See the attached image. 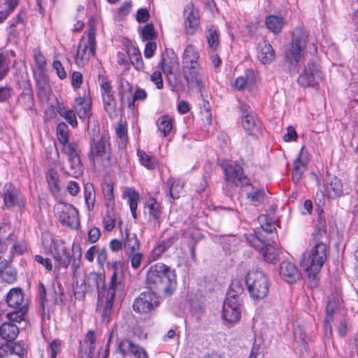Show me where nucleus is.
<instances>
[{"instance_id":"obj_1","label":"nucleus","mask_w":358,"mask_h":358,"mask_svg":"<svg viewBox=\"0 0 358 358\" xmlns=\"http://www.w3.org/2000/svg\"><path fill=\"white\" fill-rule=\"evenodd\" d=\"M146 284L150 290L170 296L177 286L176 271L164 264L157 263L149 268Z\"/></svg>"},{"instance_id":"obj_2","label":"nucleus","mask_w":358,"mask_h":358,"mask_svg":"<svg viewBox=\"0 0 358 358\" xmlns=\"http://www.w3.org/2000/svg\"><path fill=\"white\" fill-rule=\"evenodd\" d=\"M104 278L101 274L96 273H91L88 277V283L90 286H94L98 292V303L99 307L105 303L104 308L102 312V317L104 320L108 322L109 316L113 306L114 297L115 292L117 289L118 284L117 282V273L113 272L110 277L109 287L106 289L104 288Z\"/></svg>"},{"instance_id":"obj_3","label":"nucleus","mask_w":358,"mask_h":358,"mask_svg":"<svg viewBox=\"0 0 358 358\" xmlns=\"http://www.w3.org/2000/svg\"><path fill=\"white\" fill-rule=\"evenodd\" d=\"M327 260V246L322 243H317L310 252L303 255L301 266L307 273L312 285L317 284V274Z\"/></svg>"},{"instance_id":"obj_4","label":"nucleus","mask_w":358,"mask_h":358,"mask_svg":"<svg viewBox=\"0 0 358 358\" xmlns=\"http://www.w3.org/2000/svg\"><path fill=\"white\" fill-rule=\"evenodd\" d=\"M243 287L238 282H234L222 306V317L229 323H235L241 318Z\"/></svg>"},{"instance_id":"obj_5","label":"nucleus","mask_w":358,"mask_h":358,"mask_svg":"<svg viewBox=\"0 0 358 358\" xmlns=\"http://www.w3.org/2000/svg\"><path fill=\"white\" fill-rule=\"evenodd\" d=\"M89 157L94 164L96 163L103 166L110 164L112 153L108 134L103 133L100 136L92 138Z\"/></svg>"},{"instance_id":"obj_6","label":"nucleus","mask_w":358,"mask_h":358,"mask_svg":"<svg viewBox=\"0 0 358 358\" xmlns=\"http://www.w3.org/2000/svg\"><path fill=\"white\" fill-rule=\"evenodd\" d=\"M248 292L252 299H264L269 290V282L266 274L262 271H250L245 278Z\"/></svg>"},{"instance_id":"obj_7","label":"nucleus","mask_w":358,"mask_h":358,"mask_svg":"<svg viewBox=\"0 0 358 358\" xmlns=\"http://www.w3.org/2000/svg\"><path fill=\"white\" fill-rule=\"evenodd\" d=\"M96 48V31L94 27H91L87 33V36H83L80 40L75 56L76 65L79 67L85 66L91 57L95 55Z\"/></svg>"},{"instance_id":"obj_8","label":"nucleus","mask_w":358,"mask_h":358,"mask_svg":"<svg viewBox=\"0 0 358 358\" xmlns=\"http://www.w3.org/2000/svg\"><path fill=\"white\" fill-rule=\"evenodd\" d=\"M62 152L68 156L69 166L61 167V171L69 176L78 178L83 173V166L80 161V151L74 143L62 147Z\"/></svg>"},{"instance_id":"obj_9","label":"nucleus","mask_w":358,"mask_h":358,"mask_svg":"<svg viewBox=\"0 0 358 358\" xmlns=\"http://www.w3.org/2000/svg\"><path fill=\"white\" fill-rule=\"evenodd\" d=\"M51 242L50 252L58 266L66 268L73 257V248L66 245L64 241L54 239L50 236Z\"/></svg>"},{"instance_id":"obj_10","label":"nucleus","mask_w":358,"mask_h":358,"mask_svg":"<svg viewBox=\"0 0 358 358\" xmlns=\"http://www.w3.org/2000/svg\"><path fill=\"white\" fill-rule=\"evenodd\" d=\"M322 79L323 73L320 65L315 62L310 61L304 66L297 82L304 87H315L322 82Z\"/></svg>"},{"instance_id":"obj_11","label":"nucleus","mask_w":358,"mask_h":358,"mask_svg":"<svg viewBox=\"0 0 358 358\" xmlns=\"http://www.w3.org/2000/svg\"><path fill=\"white\" fill-rule=\"evenodd\" d=\"M307 36L301 27H296L292 33V41L290 47L285 52V57L290 63L299 62L301 58V49L306 44Z\"/></svg>"},{"instance_id":"obj_12","label":"nucleus","mask_w":358,"mask_h":358,"mask_svg":"<svg viewBox=\"0 0 358 358\" xmlns=\"http://www.w3.org/2000/svg\"><path fill=\"white\" fill-rule=\"evenodd\" d=\"M247 243L258 250L262 255L264 260L268 263H275L278 257V250L271 245L266 244L256 234L245 236Z\"/></svg>"},{"instance_id":"obj_13","label":"nucleus","mask_w":358,"mask_h":358,"mask_svg":"<svg viewBox=\"0 0 358 358\" xmlns=\"http://www.w3.org/2000/svg\"><path fill=\"white\" fill-rule=\"evenodd\" d=\"M160 301L155 291L142 292L133 303V309L138 313H148L159 306Z\"/></svg>"},{"instance_id":"obj_14","label":"nucleus","mask_w":358,"mask_h":358,"mask_svg":"<svg viewBox=\"0 0 358 358\" xmlns=\"http://www.w3.org/2000/svg\"><path fill=\"white\" fill-rule=\"evenodd\" d=\"M59 222L67 227L76 229L80 224L78 212L71 204L59 203L56 206Z\"/></svg>"},{"instance_id":"obj_15","label":"nucleus","mask_w":358,"mask_h":358,"mask_svg":"<svg viewBox=\"0 0 358 358\" xmlns=\"http://www.w3.org/2000/svg\"><path fill=\"white\" fill-rule=\"evenodd\" d=\"M182 74L189 88H197L201 92L205 88L206 78L201 66L183 69Z\"/></svg>"},{"instance_id":"obj_16","label":"nucleus","mask_w":358,"mask_h":358,"mask_svg":"<svg viewBox=\"0 0 358 358\" xmlns=\"http://www.w3.org/2000/svg\"><path fill=\"white\" fill-rule=\"evenodd\" d=\"M280 278L288 284H294L300 280L301 274L298 267L292 262L282 261L278 268Z\"/></svg>"},{"instance_id":"obj_17","label":"nucleus","mask_w":358,"mask_h":358,"mask_svg":"<svg viewBox=\"0 0 358 358\" xmlns=\"http://www.w3.org/2000/svg\"><path fill=\"white\" fill-rule=\"evenodd\" d=\"M2 196L4 206L7 208L20 206L23 203V197L19 191L11 183H6L3 187Z\"/></svg>"},{"instance_id":"obj_18","label":"nucleus","mask_w":358,"mask_h":358,"mask_svg":"<svg viewBox=\"0 0 358 358\" xmlns=\"http://www.w3.org/2000/svg\"><path fill=\"white\" fill-rule=\"evenodd\" d=\"M185 28L187 31L192 34L200 24V15L197 8L192 3L187 4L184 9Z\"/></svg>"},{"instance_id":"obj_19","label":"nucleus","mask_w":358,"mask_h":358,"mask_svg":"<svg viewBox=\"0 0 358 358\" xmlns=\"http://www.w3.org/2000/svg\"><path fill=\"white\" fill-rule=\"evenodd\" d=\"M226 180L228 182L236 183V185H245L247 178L243 169L238 164L229 165L224 169Z\"/></svg>"},{"instance_id":"obj_20","label":"nucleus","mask_w":358,"mask_h":358,"mask_svg":"<svg viewBox=\"0 0 358 358\" xmlns=\"http://www.w3.org/2000/svg\"><path fill=\"white\" fill-rule=\"evenodd\" d=\"M199 59L198 49L191 44L187 45L182 55V69L200 66Z\"/></svg>"},{"instance_id":"obj_21","label":"nucleus","mask_w":358,"mask_h":358,"mask_svg":"<svg viewBox=\"0 0 358 358\" xmlns=\"http://www.w3.org/2000/svg\"><path fill=\"white\" fill-rule=\"evenodd\" d=\"M118 349L123 355L131 354L136 358H148V355L144 349L136 345L128 339L121 341L118 343Z\"/></svg>"},{"instance_id":"obj_22","label":"nucleus","mask_w":358,"mask_h":358,"mask_svg":"<svg viewBox=\"0 0 358 358\" xmlns=\"http://www.w3.org/2000/svg\"><path fill=\"white\" fill-rule=\"evenodd\" d=\"M326 192L332 199L340 197L343 194L341 180L336 176H328L326 180Z\"/></svg>"},{"instance_id":"obj_23","label":"nucleus","mask_w":358,"mask_h":358,"mask_svg":"<svg viewBox=\"0 0 358 358\" xmlns=\"http://www.w3.org/2000/svg\"><path fill=\"white\" fill-rule=\"evenodd\" d=\"M242 125L250 135L257 136L261 129V124L255 114H246L242 117Z\"/></svg>"},{"instance_id":"obj_24","label":"nucleus","mask_w":358,"mask_h":358,"mask_svg":"<svg viewBox=\"0 0 358 358\" xmlns=\"http://www.w3.org/2000/svg\"><path fill=\"white\" fill-rule=\"evenodd\" d=\"M257 81L255 72L252 69H248L244 76L236 78L234 87L238 90H242L247 87L254 85Z\"/></svg>"},{"instance_id":"obj_25","label":"nucleus","mask_w":358,"mask_h":358,"mask_svg":"<svg viewBox=\"0 0 358 358\" xmlns=\"http://www.w3.org/2000/svg\"><path fill=\"white\" fill-rule=\"evenodd\" d=\"M335 307V302L329 300L326 308L327 315L324 326V334L326 338L330 339L332 336V327L331 323L334 321V315L336 314L334 311Z\"/></svg>"},{"instance_id":"obj_26","label":"nucleus","mask_w":358,"mask_h":358,"mask_svg":"<svg viewBox=\"0 0 358 358\" xmlns=\"http://www.w3.org/2000/svg\"><path fill=\"white\" fill-rule=\"evenodd\" d=\"M18 334L19 329L14 323L5 322L0 327V336L7 341L15 340Z\"/></svg>"},{"instance_id":"obj_27","label":"nucleus","mask_w":358,"mask_h":358,"mask_svg":"<svg viewBox=\"0 0 358 358\" xmlns=\"http://www.w3.org/2000/svg\"><path fill=\"white\" fill-rule=\"evenodd\" d=\"M122 224V221L119 215L115 211L114 207L106 208V214L103 217V223L105 230L108 231H112L116 223Z\"/></svg>"},{"instance_id":"obj_28","label":"nucleus","mask_w":358,"mask_h":358,"mask_svg":"<svg viewBox=\"0 0 358 358\" xmlns=\"http://www.w3.org/2000/svg\"><path fill=\"white\" fill-rule=\"evenodd\" d=\"M46 180L51 193L55 196L58 194L60 191L59 176L55 169L50 168L48 170Z\"/></svg>"},{"instance_id":"obj_29","label":"nucleus","mask_w":358,"mask_h":358,"mask_svg":"<svg viewBox=\"0 0 358 358\" xmlns=\"http://www.w3.org/2000/svg\"><path fill=\"white\" fill-rule=\"evenodd\" d=\"M23 301L24 298L20 289L13 288L6 295L8 305L14 309L22 308Z\"/></svg>"},{"instance_id":"obj_30","label":"nucleus","mask_w":358,"mask_h":358,"mask_svg":"<svg viewBox=\"0 0 358 358\" xmlns=\"http://www.w3.org/2000/svg\"><path fill=\"white\" fill-rule=\"evenodd\" d=\"M123 241L124 248L126 254L138 251L140 248V241L135 233H130L129 231H126Z\"/></svg>"},{"instance_id":"obj_31","label":"nucleus","mask_w":358,"mask_h":358,"mask_svg":"<svg viewBox=\"0 0 358 358\" xmlns=\"http://www.w3.org/2000/svg\"><path fill=\"white\" fill-rule=\"evenodd\" d=\"M206 40L208 48L215 52L220 48V32L215 26H210L206 31Z\"/></svg>"},{"instance_id":"obj_32","label":"nucleus","mask_w":358,"mask_h":358,"mask_svg":"<svg viewBox=\"0 0 358 358\" xmlns=\"http://www.w3.org/2000/svg\"><path fill=\"white\" fill-rule=\"evenodd\" d=\"M90 108V103L81 96L76 99L73 106V108L80 119H85L88 115Z\"/></svg>"},{"instance_id":"obj_33","label":"nucleus","mask_w":358,"mask_h":358,"mask_svg":"<svg viewBox=\"0 0 358 358\" xmlns=\"http://www.w3.org/2000/svg\"><path fill=\"white\" fill-rule=\"evenodd\" d=\"M275 58V51L271 44L264 42L258 53L259 60L264 64H270Z\"/></svg>"},{"instance_id":"obj_34","label":"nucleus","mask_w":358,"mask_h":358,"mask_svg":"<svg viewBox=\"0 0 358 358\" xmlns=\"http://www.w3.org/2000/svg\"><path fill=\"white\" fill-rule=\"evenodd\" d=\"M247 191V198L254 205L257 206L261 203L264 198V192L262 189L255 188L250 184L247 183L245 185Z\"/></svg>"},{"instance_id":"obj_35","label":"nucleus","mask_w":358,"mask_h":358,"mask_svg":"<svg viewBox=\"0 0 358 358\" xmlns=\"http://www.w3.org/2000/svg\"><path fill=\"white\" fill-rule=\"evenodd\" d=\"M124 197L127 199L134 218H136V209L140 200L139 194L134 189L129 188L124 192Z\"/></svg>"},{"instance_id":"obj_36","label":"nucleus","mask_w":358,"mask_h":358,"mask_svg":"<svg viewBox=\"0 0 358 358\" xmlns=\"http://www.w3.org/2000/svg\"><path fill=\"white\" fill-rule=\"evenodd\" d=\"M303 150L304 146L301 148L297 159L294 162V168L292 170V180L295 184L299 182L305 170V164L301 161Z\"/></svg>"},{"instance_id":"obj_37","label":"nucleus","mask_w":358,"mask_h":358,"mask_svg":"<svg viewBox=\"0 0 358 358\" xmlns=\"http://www.w3.org/2000/svg\"><path fill=\"white\" fill-rule=\"evenodd\" d=\"M57 112L73 127H77L78 121L76 115V113L73 108L70 110L65 107L64 105H58L57 107Z\"/></svg>"},{"instance_id":"obj_38","label":"nucleus","mask_w":358,"mask_h":358,"mask_svg":"<svg viewBox=\"0 0 358 358\" xmlns=\"http://www.w3.org/2000/svg\"><path fill=\"white\" fill-rule=\"evenodd\" d=\"M284 24V19L276 15H269L266 19V27L274 34L280 33Z\"/></svg>"},{"instance_id":"obj_39","label":"nucleus","mask_w":358,"mask_h":358,"mask_svg":"<svg viewBox=\"0 0 358 358\" xmlns=\"http://www.w3.org/2000/svg\"><path fill=\"white\" fill-rule=\"evenodd\" d=\"M137 155L141 165L149 170H153L157 165V160L155 157L147 154L144 150H138Z\"/></svg>"},{"instance_id":"obj_40","label":"nucleus","mask_w":358,"mask_h":358,"mask_svg":"<svg viewBox=\"0 0 358 358\" xmlns=\"http://www.w3.org/2000/svg\"><path fill=\"white\" fill-rule=\"evenodd\" d=\"M84 197L85 204L89 210H92L95 202V191L92 183L87 182L84 186Z\"/></svg>"},{"instance_id":"obj_41","label":"nucleus","mask_w":358,"mask_h":358,"mask_svg":"<svg viewBox=\"0 0 358 358\" xmlns=\"http://www.w3.org/2000/svg\"><path fill=\"white\" fill-rule=\"evenodd\" d=\"M158 130L163 133L164 136L169 134L173 128L172 118L169 115H163L158 118L157 121Z\"/></svg>"},{"instance_id":"obj_42","label":"nucleus","mask_w":358,"mask_h":358,"mask_svg":"<svg viewBox=\"0 0 358 358\" xmlns=\"http://www.w3.org/2000/svg\"><path fill=\"white\" fill-rule=\"evenodd\" d=\"M132 85L127 80L121 78L119 81V95L121 101L124 103L126 99H129L132 96Z\"/></svg>"},{"instance_id":"obj_43","label":"nucleus","mask_w":358,"mask_h":358,"mask_svg":"<svg viewBox=\"0 0 358 358\" xmlns=\"http://www.w3.org/2000/svg\"><path fill=\"white\" fill-rule=\"evenodd\" d=\"M169 189V195L173 199L179 198V194L183 188V183L180 180L170 178L166 182Z\"/></svg>"},{"instance_id":"obj_44","label":"nucleus","mask_w":358,"mask_h":358,"mask_svg":"<svg viewBox=\"0 0 358 358\" xmlns=\"http://www.w3.org/2000/svg\"><path fill=\"white\" fill-rule=\"evenodd\" d=\"M105 110L110 116L116 112V100L114 93L101 94Z\"/></svg>"},{"instance_id":"obj_45","label":"nucleus","mask_w":358,"mask_h":358,"mask_svg":"<svg viewBox=\"0 0 358 358\" xmlns=\"http://www.w3.org/2000/svg\"><path fill=\"white\" fill-rule=\"evenodd\" d=\"M261 228L266 233H271L275 229V221L268 215L262 214L258 217Z\"/></svg>"},{"instance_id":"obj_46","label":"nucleus","mask_w":358,"mask_h":358,"mask_svg":"<svg viewBox=\"0 0 358 358\" xmlns=\"http://www.w3.org/2000/svg\"><path fill=\"white\" fill-rule=\"evenodd\" d=\"M147 207L149 210V214L154 219L158 220L162 214L161 206L153 197H150L146 202Z\"/></svg>"},{"instance_id":"obj_47","label":"nucleus","mask_w":358,"mask_h":358,"mask_svg":"<svg viewBox=\"0 0 358 358\" xmlns=\"http://www.w3.org/2000/svg\"><path fill=\"white\" fill-rule=\"evenodd\" d=\"M57 134L59 142L64 146L68 145L69 128L64 122H60L57 127Z\"/></svg>"},{"instance_id":"obj_48","label":"nucleus","mask_w":358,"mask_h":358,"mask_svg":"<svg viewBox=\"0 0 358 358\" xmlns=\"http://www.w3.org/2000/svg\"><path fill=\"white\" fill-rule=\"evenodd\" d=\"M165 235H167V237L164 238L162 241L159 243L165 247V248L167 250L169 248H171L175 242L178 239V231L173 230L170 231L169 229L165 230L163 232V237L165 236Z\"/></svg>"},{"instance_id":"obj_49","label":"nucleus","mask_w":358,"mask_h":358,"mask_svg":"<svg viewBox=\"0 0 358 358\" xmlns=\"http://www.w3.org/2000/svg\"><path fill=\"white\" fill-rule=\"evenodd\" d=\"M46 159L53 166L62 165L59 162V153L56 146H50L45 150Z\"/></svg>"},{"instance_id":"obj_50","label":"nucleus","mask_w":358,"mask_h":358,"mask_svg":"<svg viewBox=\"0 0 358 358\" xmlns=\"http://www.w3.org/2000/svg\"><path fill=\"white\" fill-rule=\"evenodd\" d=\"M103 193L106 208H113L115 202L113 186L110 184H106L103 186Z\"/></svg>"},{"instance_id":"obj_51","label":"nucleus","mask_w":358,"mask_h":358,"mask_svg":"<svg viewBox=\"0 0 358 358\" xmlns=\"http://www.w3.org/2000/svg\"><path fill=\"white\" fill-rule=\"evenodd\" d=\"M115 134L118 138V143L125 145L127 138V129L126 125L122 121L118 122L115 127Z\"/></svg>"},{"instance_id":"obj_52","label":"nucleus","mask_w":358,"mask_h":358,"mask_svg":"<svg viewBox=\"0 0 358 358\" xmlns=\"http://www.w3.org/2000/svg\"><path fill=\"white\" fill-rule=\"evenodd\" d=\"M17 310L13 313H8L6 315V317L10 322H20L24 320V316L26 313V308L24 306L16 309Z\"/></svg>"},{"instance_id":"obj_53","label":"nucleus","mask_w":358,"mask_h":358,"mask_svg":"<svg viewBox=\"0 0 358 358\" xmlns=\"http://www.w3.org/2000/svg\"><path fill=\"white\" fill-rule=\"evenodd\" d=\"M36 85L39 95L46 96L49 90V84L47 78L41 76L40 78H36Z\"/></svg>"},{"instance_id":"obj_54","label":"nucleus","mask_w":358,"mask_h":358,"mask_svg":"<svg viewBox=\"0 0 358 358\" xmlns=\"http://www.w3.org/2000/svg\"><path fill=\"white\" fill-rule=\"evenodd\" d=\"M131 261V267L134 269H138L141 264L143 259V254L136 251L134 252H129L127 254Z\"/></svg>"},{"instance_id":"obj_55","label":"nucleus","mask_w":358,"mask_h":358,"mask_svg":"<svg viewBox=\"0 0 358 358\" xmlns=\"http://www.w3.org/2000/svg\"><path fill=\"white\" fill-rule=\"evenodd\" d=\"M34 57L36 66L38 69L43 71L46 66L45 56L39 50H34Z\"/></svg>"},{"instance_id":"obj_56","label":"nucleus","mask_w":358,"mask_h":358,"mask_svg":"<svg viewBox=\"0 0 358 358\" xmlns=\"http://www.w3.org/2000/svg\"><path fill=\"white\" fill-rule=\"evenodd\" d=\"M324 234H326V222L320 214L317 219V225L314 235H315V236H322Z\"/></svg>"},{"instance_id":"obj_57","label":"nucleus","mask_w":358,"mask_h":358,"mask_svg":"<svg viewBox=\"0 0 358 358\" xmlns=\"http://www.w3.org/2000/svg\"><path fill=\"white\" fill-rule=\"evenodd\" d=\"M142 37L144 40L150 41L155 38V34L154 31V28L152 24H146L141 32Z\"/></svg>"},{"instance_id":"obj_58","label":"nucleus","mask_w":358,"mask_h":358,"mask_svg":"<svg viewBox=\"0 0 358 358\" xmlns=\"http://www.w3.org/2000/svg\"><path fill=\"white\" fill-rule=\"evenodd\" d=\"M52 67L56 71L57 76L63 80L66 78V72L62 64L58 60H54L52 62Z\"/></svg>"},{"instance_id":"obj_59","label":"nucleus","mask_w":358,"mask_h":358,"mask_svg":"<svg viewBox=\"0 0 358 358\" xmlns=\"http://www.w3.org/2000/svg\"><path fill=\"white\" fill-rule=\"evenodd\" d=\"M151 81L155 83L156 87L161 90L164 87L162 73L159 71H155L150 76Z\"/></svg>"},{"instance_id":"obj_60","label":"nucleus","mask_w":358,"mask_h":358,"mask_svg":"<svg viewBox=\"0 0 358 358\" xmlns=\"http://www.w3.org/2000/svg\"><path fill=\"white\" fill-rule=\"evenodd\" d=\"M51 358H57V355L62 351L61 342L59 340H54L50 343L49 346Z\"/></svg>"},{"instance_id":"obj_61","label":"nucleus","mask_w":358,"mask_h":358,"mask_svg":"<svg viewBox=\"0 0 358 358\" xmlns=\"http://www.w3.org/2000/svg\"><path fill=\"white\" fill-rule=\"evenodd\" d=\"M71 85L74 89L80 87L83 83V75L78 71H73L71 74Z\"/></svg>"},{"instance_id":"obj_62","label":"nucleus","mask_w":358,"mask_h":358,"mask_svg":"<svg viewBox=\"0 0 358 358\" xmlns=\"http://www.w3.org/2000/svg\"><path fill=\"white\" fill-rule=\"evenodd\" d=\"M34 260L41 266H44L45 268L50 271L52 268L51 260L48 258H44L43 256L36 255L34 256Z\"/></svg>"},{"instance_id":"obj_63","label":"nucleus","mask_w":358,"mask_h":358,"mask_svg":"<svg viewBox=\"0 0 358 358\" xmlns=\"http://www.w3.org/2000/svg\"><path fill=\"white\" fill-rule=\"evenodd\" d=\"M10 348V355H16L22 357L25 353L24 348L20 343H13L9 344Z\"/></svg>"},{"instance_id":"obj_64","label":"nucleus","mask_w":358,"mask_h":358,"mask_svg":"<svg viewBox=\"0 0 358 358\" xmlns=\"http://www.w3.org/2000/svg\"><path fill=\"white\" fill-rule=\"evenodd\" d=\"M166 249L160 243L152 250L150 259L153 261L157 259Z\"/></svg>"}]
</instances>
